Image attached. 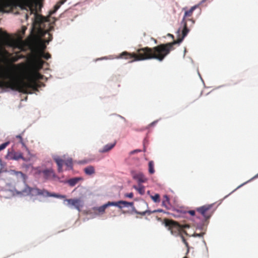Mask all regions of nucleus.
I'll return each instance as SVG.
<instances>
[{"label": "nucleus", "mask_w": 258, "mask_h": 258, "mask_svg": "<svg viewBox=\"0 0 258 258\" xmlns=\"http://www.w3.org/2000/svg\"><path fill=\"white\" fill-rule=\"evenodd\" d=\"M43 76L37 71L31 72L26 75L27 81L18 79L16 74L10 68L0 66V88H9L25 94H31L32 91H38L41 83L37 80Z\"/></svg>", "instance_id": "1"}, {"label": "nucleus", "mask_w": 258, "mask_h": 258, "mask_svg": "<svg viewBox=\"0 0 258 258\" xmlns=\"http://www.w3.org/2000/svg\"><path fill=\"white\" fill-rule=\"evenodd\" d=\"M182 40V38H179L171 42L161 44L152 48L145 47L139 48L137 50L136 53L123 51L120 53L116 58L128 60V62L130 63L151 59H155L162 61L170 51L174 49L173 46L177 44L179 45Z\"/></svg>", "instance_id": "2"}, {"label": "nucleus", "mask_w": 258, "mask_h": 258, "mask_svg": "<svg viewBox=\"0 0 258 258\" xmlns=\"http://www.w3.org/2000/svg\"><path fill=\"white\" fill-rule=\"evenodd\" d=\"M49 19V17H44L35 13L33 24V29L36 30L40 36H44L45 34L49 36L50 39L47 42L52 39V35L50 32L53 30V27L50 25Z\"/></svg>", "instance_id": "3"}, {"label": "nucleus", "mask_w": 258, "mask_h": 258, "mask_svg": "<svg viewBox=\"0 0 258 258\" xmlns=\"http://www.w3.org/2000/svg\"><path fill=\"white\" fill-rule=\"evenodd\" d=\"M15 6L22 10H30L31 14L33 12L32 0H0V12H6Z\"/></svg>", "instance_id": "4"}, {"label": "nucleus", "mask_w": 258, "mask_h": 258, "mask_svg": "<svg viewBox=\"0 0 258 258\" xmlns=\"http://www.w3.org/2000/svg\"><path fill=\"white\" fill-rule=\"evenodd\" d=\"M25 195L31 196H42L44 197H52L59 199H65L66 196L64 195H58L55 193H50L48 190L42 189H40L37 187H31L26 185L22 191Z\"/></svg>", "instance_id": "5"}, {"label": "nucleus", "mask_w": 258, "mask_h": 258, "mask_svg": "<svg viewBox=\"0 0 258 258\" xmlns=\"http://www.w3.org/2000/svg\"><path fill=\"white\" fill-rule=\"evenodd\" d=\"M197 8V6L192 7L189 10L185 11L181 21V24L183 26L182 30V36L180 37L183 40L184 38L187 35L189 31V29L195 24V20L192 16L194 11Z\"/></svg>", "instance_id": "6"}, {"label": "nucleus", "mask_w": 258, "mask_h": 258, "mask_svg": "<svg viewBox=\"0 0 258 258\" xmlns=\"http://www.w3.org/2000/svg\"><path fill=\"white\" fill-rule=\"evenodd\" d=\"M133 202H128L124 201H119L117 202H108L103 205L97 207L95 209L96 212L99 214H102L105 213L106 209L109 206H115L121 209L122 208L128 206H133Z\"/></svg>", "instance_id": "7"}, {"label": "nucleus", "mask_w": 258, "mask_h": 258, "mask_svg": "<svg viewBox=\"0 0 258 258\" xmlns=\"http://www.w3.org/2000/svg\"><path fill=\"white\" fill-rule=\"evenodd\" d=\"M164 224L166 227H168V229L171 233L175 235H179L183 231V228L189 227L188 225H180L177 222L168 219H164Z\"/></svg>", "instance_id": "8"}, {"label": "nucleus", "mask_w": 258, "mask_h": 258, "mask_svg": "<svg viewBox=\"0 0 258 258\" xmlns=\"http://www.w3.org/2000/svg\"><path fill=\"white\" fill-rule=\"evenodd\" d=\"M213 207V204L204 205L197 208V211L207 220L211 217L214 212Z\"/></svg>", "instance_id": "9"}, {"label": "nucleus", "mask_w": 258, "mask_h": 258, "mask_svg": "<svg viewBox=\"0 0 258 258\" xmlns=\"http://www.w3.org/2000/svg\"><path fill=\"white\" fill-rule=\"evenodd\" d=\"M54 160L56 162L58 166V171L59 172H62V166L64 164L69 169L73 168V161L72 158H68L64 160L59 157L54 158Z\"/></svg>", "instance_id": "10"}, {"label": "nucleus", "mask_w": 258, "mask_h": 258, "mask_svg": "<svg viewBox=\"0 0 258 258\" xmlns=\"http://www.w3.org/2000/svg\"><path fill=\"white\" fill-rule=\"evenodd\" d=\"M7 158L10 160H19L22 159L24 161L28 160L23 157V154L20 152H11L7 155Z\"/></svg>", "instance_id": "11"}, {"label": "nucleus", "mask_w": 258, "mask_h": 258, "mask_svg": "<svg viewBox=\"0 0 258 258\" xmlns=\"http://www.w3.org/2000/svg\"><path fill=\"white\" fill-rule=\"evenodd\" d=\"M66 201L67 202L68 205L74 206L79 211H80V208L82 207L81 201L79 199H71L66 200Z\"/></svg>", "instance_id": "12"}, {"label": "nucleus", "mask_w": 258, "mask_h": 258, "mask_svg": "<svg viewBox=\"0 0 258 258\" xmlns=\"http://www.w3.org/2000/svg\"><path fill=\"white\" fill-rule=\"evenodd\" d=\"M39 172L43 174L44 177L46 179H51L55 176L54 172L51 168L46 169L40 171Z\"/></svg>", "instance_id": "13"}, {"label": "nucleus", "mask_w": 258, "mask_h": 258, "mask_svg": "<svg viewBox=\"0 0 258 258\" xmlns=\"http://www.w3.org/2000/svg\"><path fill=\"white\" fill-rule=\"evenodd\" d=\"M133 211L134 212L137 214L141 215L142 216H144L146 214H148V215L151 214L152 213H161V212H164L163 210L162 209H157L154 210L153 211H151L150 210H146L142 212H139L137 210H136L135 208H134Z\"/></svg>", "instance_id": "14"}, {"label": "nucleus", "mask_w": 258, "mask_h": 258, "mask_svg": "<svg viewBox=\"0 0 258 258\" xmlns=\"http://www.w3.org/2000/svg\"><path fill=\"white\" fill-rule=\"evenodd\" d=\"M162 206L165 207L166 209L169 210L171 208V205L170 203V199L167 195L163 196Z\"/></svg>", "instance_id": "15"}, {"label": "nucleus", "mask_w": 258, "mask_h": 258, "mask_svg": "<svg viewBox=\"0 0 258 258\" xmlns=\"http://www.w3.org/2000/svg\"><path fill=\"white\" fill-rule=\"evenodd\" d=\"M116 145V142H114L113 143L108 144L103 147L102 149L99 150L100 153H106L111 150Z\"/></svg>", "instance_id": "16"}, {"label": "nucleus", "mask_w": 258, "mask_h": 258, "mask_svg": "<svg viewBox=\"0 0 258 258\" xmlns=\"http://www.w3.org/2000/svg\"><path fill=\"white\" fill-rule=\"evenodd\" d=\"M67 0H60L58 1L56 5L54 6L53 10L49 11V15H52L54 14L57 10L60 8V7Z\"/></svg>", "instance_id": "17"}, {"label": "nucleus", "mask_w": 258, "mask_h": 258, "mask_svg": "<svg viewBox=\"0 0 258 258\" xmlns=\"http://www.w3.org/2000/svg\"><path fill=\"white\" fill-rule=\"evenodd\" d=\"M16 138L18 140V143L21 144L22 147L24 148L28 153L30 152L28 148H27L25 142H24L22 135H17L16 136Z\"/></svg>", "instance_id": "18"}, {"label": "nucleus", "mask_w": 258, "mask_h": 258, "mask_svg": "<svg viewBox=\"0 0 258 258\" xmlns=\"http://www.w3.org/2000/svg\"><path fill=\"white\" fill-rule=\"evenodd\" d=\"M45 46H43L42 50L38 52V54L40 57H43L46 59H48L51 57V55L49 53H45L44 52L43 49H45Z\"/></svg>", "instance_id": "19"}, {"label": "nucleus", "mask_w": 258, "mask_h": 258, "mask_svg": "<svg viewBox=\"0 0 258 258\" xmlns=\"http://www.w3.org/2000/svg\"><path fill=\"white\" fill-rule=\"evenodd\" d=\"M43 61L39 58L35 59L33 62V66L38 69L42 68Z\"/></svg>", "instance_id": "20"}, {"label": "nucleus", "mask_w": 258, "mask_h": 258, "mask_svg": "<svg viewBox=\"0 0 258 258\" xmlns=\"http://www.w3.org/2000/svg\"><path fill=\"white\" fill-rule=\"evenodd\" d=\"M81 177H75L68 180V183L71 186H75L80 180H82Z\"/></svg>", "instance_id": "21"}, {"label": "nucleus", "mask_w": 258, "mask_h": 258, "mask_svg": "<svg viewBox=\"0 0 258 258\" xmlns=\"http://www.w3.org/2000/svg\"><path fill=\"white\" fill-rule=\"evenodd\" d=\"M84 171L87 175H92L95 173L94 167L92 166H89L84 168Z\"/></svg>", "instance_id": "22"}, {"label": "nucleus", "mask_w": 258, "mask_h": 258, "mask_svg": "<svg viewBox=\"0 0 258 258\" xmlns=\"http://www.w3.org/2000/svg\"><path fill=\"white\" fill-rule=\"evenodd\" d=\"M11 174L13 175H15L18 177H21L22 178H24L25 174L23 173L21 171H17L15 170H11Z\"/></svg>", "instance_id": "23"}, {"label": "nucleus", "mask_w": 258, "mask_h": 258, "mask_svg": "<svg viewBox=\"0 0 258 258\" xmlns=\"http://www.w3.org/2000/svg\"><path fill=\"white\" fill-rule=\"evenodd\" d=\"M149 172L150 174H153L155 172L154 169V162L150 161L149 162Z\"/></svg>", "instance_id": "24"}, {"label": "nucleus", "mask_w": 258, "mask_h": 258, "mask_svg": "<svg viewBox=\"0 0 258 258\" xmlns=\"http://www.w3.org/2000/svg\"><path fill=\"white\" fill-rule=\"evenodd\" d=\"M151 198L155 203H159L160 202V197L158 194H156L154 196H151Z\"/></svg>", "instance_id": "25"}, {"label": "nucleus", "mask_w": 258, "mask_h": 258, "mask_svg": "<svg viewBox=\"0 0 258 258\" xmlns=\"http://www.w3.org/2000/svg\"><path fill=\"white\" fill-rule=\"evenodd\" d=\"M141 195H144L145 193V188L143 185H140L139 187L134 186Z\"/></svg>", "instance_id": "26"}, {"label": "nucleus", "mask_w": 258, "mask_h": 258, "mask_svg": "<svg viewBox=\"0 0 258 258\" xmlns=\"http://www.w3.org/2000/svg\"><path fill=\"white\" fill-rule=\"evenodd\" d=\"M9 142H7L0 145V151L5 149L9 145Z\"/></svg>", "instance_id": "27"}, {"label": "nucleus", "mask_w": 258, "mask_h": 258, "mask_svg": "<svg viewBox=\"0 0 258 258\" xmlns=\"http://www.w3.org/2000/svg\"><path fill=\"white\" fill-rule=\"evenodd\" d=\"M181 239H182V242L185 244V245H186V246L187 247H188V243L187 242V241H186L185 239L184 238V237H183V235H181Z\"/></svg>", "instance_id": "28"}, {"label": "nucleus", "mask_w": 258, "mask_h": 258, "mask_svg": "<svg viewBox=\"0 0 258 258\" xmlns=\"http://www.w3.org/2000/svg\"><path fill=\"white\" fill-rule=\"evenodd\" d=\"M125 196L126 197H127V198H133V196H134V194L133 192H130V193H128V194H126Z\"/></svg>", "instance_id": "29"}, {"label": "nucleus", "mask_w": 258, "mask_h": 258, "mask_svg": "<svg viewBox=\"0 0 258 258\" xmlns=\"http://www.w3.org/2000/svg\"><path fill=\"white\" fill-rule=\"evenodd\" d=\"M140 176L141 177H140V178L139 179V181L140 182H144L145 181L144 177L142 175H140Z\"/></svg>", "instance_id": "30"}, {"label": "nucleus", "mask_w": 258, "mask_h": 258, "mask_svg": "<svg viewBox=\"0 0 258 258\" xmlns=\"http://www.w3.org/2000/svg\"><path fill=\"white\" fill-rule=\"evenodd\" d=\"M141 152V150L137 149V150H133V151H131L130 154H135V153H138V152Z\"/></svg>", "instance_id": "31"}, {"label": "nucleus", "mask_w": 258, "mask_h": 258, "mask_svg": "<svg viewBox=\"0 0 258 258\" xmlns=\"http://www.w3.org/2000/svg\"><path fill=\"white\" fill-rule=\"evenodd\" d=\"M37 34H38V33H37ZM37 35H38V36H39L40 37H41V36H40L38 34H37ZM46 35H47V36H48V39L46 40L45 41V42H46V43H48L50 41H49L48 42H47V41H48V40H49V39H50L49 36L47 34H45L44 36H41V37H44V39H46V37H45Z\"/></svg>", "instance_id": "32"}, {"label": "nucleus", "mask_w": 258, "mask_h": 258, "mask_svg": "<svg viewBox=\"0 0 258 258\" xmlns=\"http://www.w3.org/2000/svg\"><path fill=\"white\" fill-rule=\"evenodd\" d=\"M188 213L191 216L195 215V211L194 210H190L188 212Z\"/></svg>", "instance_id": "33"}, {"label": "nucleus", "mask_w": 258, "mask_h": 258, "mask_svg": "<svg viewBox=\"0 0 258 258\" xmlns=\"http://www.w3.org/2000/svg\"><path fill=\"white\" fill-rule=\"evenodd\" d=\"M203 235V233H200V234H196V236H198V237H201V236H202Z\"/></svg>", "instance_id": "34"}, {"label": "nucleus", "mask_w": 258, "mask_h": 258, "mask_svg": "<svg viewBox=\"0 0 258 258\" xmlns=\"http://www.w3.org/2000/svg\"><path fill=\"white\" fill-rule=\"evenodd\" d=\"M142 204L144 205V206H146V207H148V204L147 203H146V202H143L142 203Z\"/></svg>", "instance_id": "35"}, {"label": "nucleus", "mask_w": 258, "mask_h": 258, "mask_svg": "<svg viewBox=\"0 0 258 258\" xmlns=\"http://www.w3.org/2000/svg\"><path fill=\"white\" fill-rule=\"evenodd\" d=\"M19 66H21L22 67H24L25 64L24 63H22L19 64Z\"/></svg>", "instance_id": "36"}, {"label": "nucleus", "mask_w": 258, "mask_h": 258, "mask_svg": "<svg viewBox=\"0 0 258 258\" xmlns=\"http://www.w3.org/2000/svg\"><path fill=\"white\" fill-rule=\"evenodd\" d=\"M168 35L170 37H171L172 38H174V36L171 34H168Z\"/></svg>", "instance_id": "37"}, {"label": "nucleus", "mask_w": 258, "mask_h": 258, "mask_svg": "<svg viewBox=\"0 0 258 258\" xmlns=\"http://www.w3.org/2000/svg\"><path fill=\"white\" fill-rule=\"evenodd\" d=\"M113 215H111V216H112V217H115V216H116V215L115 214V213H114V212H113Z\"/></svg>", "instance_id": "38"}, {"label": "nucleus", "mask_w": 258, "mask_h": 258, "mask_svg": "<svg viewBox=\"0 0 258 258\" xmlns=\"http://www.w3.org/2000/svg\"><path fill=\"white\" fill-rule=\"evenodd\" d=\"M257 177H258V174H256L255 176H254V177L252 178V179H253V178H255Z\"/></svg>", "instance_id": "39"}, {"label": "nucleus", "mask_w": 258, "mask_h": 258, "mask_svg": "<svg viewBox=\"0 0 258 258\" xmlns=\"http://www.w3.org/2000/svg\"><path fill=\"white\" fill-rule=\"evenodd\" d=\"M26 19H28V16L27 14L26 15Z\"/></svg>", "instance_id": "40"}, {"label": "nucleus", "mask_w": 258, "mask_h": 258, "mask_svg": "<svg viewBox=\"0 0 258 258\" xmlns=\"http://www.w3.org/2000/svg\"><path fill=\"white\" fill-rule=\"evenodd\" d=\"M126 212L125 211H122V213H125Z\"/></svg>", "instance_id": "41"}, {"label": "nucleus", "mask_w": 258, "mask_h": 258, "mask_svg": "<svg viewBox=\"0 0 258 258\" xmlns=\"http://www.w3.org/2000/svg\"><path fill=\"white\" fill-rule=\"evenodd\" d=\"M155 42L157 43V40H155Z\"/></svg>", "instance_id": "42"}, {"label": "nucleus", "mask_w": 258, "mask_h": 258, "mask_svg": "<svg viewBox=\"0 0 258 258\" xmlns=\"http://www.w3.org/2000/svg\"><path fill=\"white\" fill-rule=\"evenodd\" d=\"M183 258H187L186 256L184 257Z\"/></svg>", "instance_id": "43"}]
</instances>
